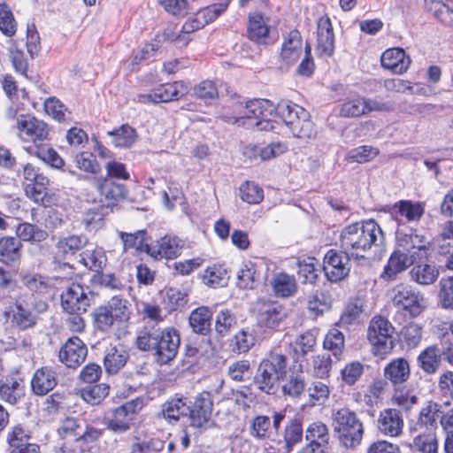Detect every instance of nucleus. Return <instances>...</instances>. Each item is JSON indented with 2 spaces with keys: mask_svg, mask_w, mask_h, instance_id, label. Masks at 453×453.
I'll list each match as a JSON object with an SVG mask.
<instances>
[{
  "mask_svg": "<svg viewBox=\"0 0 453 453\" xmlns=\"http://www.w3.org/2000/svg\"><path fill=\"white\" fill-rule=\"evenodd\" d=\"M237 108V116L223 115L221 119L229 124L264 130L269 127V119L275 111L289 127L294 136L311 139L316 134L309 111L289 100H280L274 106L271 101L266 99H252L244 104L240 103Z\"/></svg>",
  "mask_w": 453,
  "mask_h": 453,
  "instance_id": "1",
  "label": "nucleus"
},
{
  "mask_svg": "<svg viewBox=\"0 0 453 453\" xmlns=\"http://www.w3.org/2000/svg\"><path fill=\"white\" fill-rule=\"evenodd\" d=\"M180 343V334L174 327L161 328L155 322L146 323L136 338L137 348L151 352L160 365H167L175 358Z\"/></svg>",
  "mask_w": 453,
  "mask_h": 453,
  "instance_id": "2",
  "label": "nucleus"
},
{
  "mask_svg": "<svg viewBox=\"0 0 453 453\" xmlns=\"http://www.w3.org/2000/svg\"><path fill=\"white\" fill-rule=\"evenodd\" d=\"M383 241V232L379 224L369 219L346 226L341 232V249L350 253L355 259L364 258L365 252Z\"/></svg>",
  "mask_w": 453,
  "mask_h": 453,
  "instance_id": "3",
  "label": "nucleus"
},
{
  "mask_svg": "<svg viewBox=\"0 0 453 453\" xmlns=\"http://www.w3.org/2000/svg\"><path fill=\"white\" fill-rule=\"evenodd\" d=\"M288 357L279 349H271L260 361L253 384L262 393L275 395L280 388V382L287 375Z\"/></svg>",
  "mask_w": 453,
  "mask_h": 453,
  "instance_id": "4",
  "label": "nucleus"
},
{
  "mask_svg": "<svg viewBox=\"0 0 453 453\" xmlns=\"http://www.w3.org/2000/svg\"><path fill=\"white\" fill-rule=\"evenodd\" d=\"M332 426L341 446L353 449L360 445L365 428L354 411L347 407L334 411L332 415Z\"/></svg>",
  "mask_w": 453,
  "mask_h": 453,
  "instance_id": "5",
  "label": "nucleus"
},
{
  "mask_svg": "<svg viewBox=\"0 0 453 453\" xmlns=\"http://www.w3.org/2000/svg\"><path fill=\"white\" fill-rule=\"evenodd\" d=\"M392 324L383 317H374L369 325L367 337L372 345L373 353L383 357L391 352L395 347Z\"/></svg>",
  "mask_w": 453,
  "mask_h": 453,
  "instance_id": "6",
  "label": "nucleus"
},
{
  "mask_svg": "<svg viewBox=\"0 0 453 453\" xmlns=\"http://www.w3.org/2000/svg\"><path fill=\"white\" fill-rule=\"evenodd\" d=\"M392 293L393 305L399 311L407 312L411 318L419 316L426 309L424 296L411 285L398 284Z\"/></svg>",
  "mask_w": 453,
  "mask_h": 453,
  "instance_id": "7",
  "label": "nucleus"
},
{
  "mask_svg": "<svg viewBox=\"0 0 453 453\" xmlns=\"http://www.w3.org/2000/svg\"><path fill=\"white\" fill-rule=\"evenodd\" d=\"M95 294L88 286L72 283L60 296L61 306L67 313H84L94 301Z\"/></svg>",
  "mask_w": 453,
  "mask_h": 453,
  "instance_id": "8",
  "label": "nucleus"
},
{
  "mask_svg": "<svg viewBox=\"0 0 453 453\" xmlns=\"http://www.w3.org/2000/svg\"><path fill=\"white\" fill-rule=\"evenodd\" d=\"M351 254L344 250H329L324 257L323 270L327 280L339 282L344 280L351 269Z\"/></svg>",
  "mask_w": 453,
  "mask_h": 453,
  "instance_id": "9",
  "label": "nucleus"
},
{
  "mask_svg": "<svg viewBox=\"0 0 453 453\" xmlns=\"http://www.w3.org/2000/svg\"><path fill=\"white\" fill-rule=\"evenodd\" d=\"M306 444L296 453H326L331 435L329 428L320 421L311 423L304 431Z\"/></svg>",
  "mask_w": 453,
  "mask_h": 453,
  "instance_id": "10",
  "label": "nucleus"
},
{
  "mask_svg": "<svg viewBox=\"0 0 453 453\" xmlns=\"http://www.w3.org/2000/svg\"><path fill=\"white\" fill-rule=\"evenodd\" d=\"M189 409L188 417L190 426L198 428H207L211 418L213 401L210 392L203 391L199 393L193 402L188 403Z\"/></svg>",
  "mask_w": 453,
  "mask_h": 453,
  "instance_id": "11",
  "label": "nucleus"
},
{
  "mask_svg": "<svg viewBox=\"0 0 453 453\" xmlns=\"http://www.w3.org/2000/svg\"><path fill=\"white\" fill-rule=\"evenodd\" d=\"M141 409L142 402L139 399L128 401L117 407L113 410L111 418L105 422L107 428L117 434L126 433L130 429L134 415Z\"/></svg>",
  "mask_w": 453,
  "mask_h": 453,
  "instance_id": "12",
  "label": "nucleus"
},
{
  "mask_svg": "<svg viewBox=\"0 0 453 453\" xmlns=\"http://www.w3.org/2000/svg\"><path fill=\"white\" fill-rule=\"evenodd\" d=\"M13 127L22 140L34 143L47 140L50 133L49 126L32 114L22 117Z\"/></svg>",
  "mask_w": 453,
  "mask_h": 453,
  "instance_id": "13",
  "label": "nucleus"
},
{
  "mask_svg": "<svg viewBox=\"0 0 453 453\" xmlns=\"http://www.w3.org/2000/svg\"><path fill=\"white\" fill-rule=\"evenodd\" d=\"M254 310L257 324L268 328L279 326L286 316L282 305L272 300L258 299L254 304Z\"/></svg>",
  "mask_w": 453,
  "mask_h": 453,
  "instance_id": "14",
  "label": "nucleus"
},
{
  "mask_svg": "<svg viewBox=\"0 0 453 453\" xmlns=\"http://www.w3.org/2000/svg\"><path fill=\"white\" fill-rule=\"evenodd\" d=\"M303 437V418L296 416L289 418L284 427L283 439L272 440L275 447L271 446L279 453H290L294 447L300 443Z\"/></svg>",
  "mask_w": 453,
  "mask_h": 453,
  "instance_id": "15",
  "label": "nucleus"
},
{
  "mask_svg": "<svg viewBox=\"0 0 453 453\" xmlns=\"http://www.w3.org/2000/svg\"><path fill=\"white\" fill-rule=\"evenodd\" d=\"M188 93V87L181 81L162 84L149 94L139 96L141 103H167L178 100Z\"/></svg>",
  "mask_w": 453,
  "mask_h": 453,
  "instance_id": "16",
  "label": "nucleus"
},
{
  "mask_svg": "<svg viewBox=\"0 0 453 453\" xmlns=\"http://www.w3.org/2000/svg\"><path fill=\"white\" fill-rule=\"evenodd\" d=\"M87 355L88 348L83 341L73 336L61 347L58 357L66 367L76 369L85 361Z\"/></svg>",
  "mask_w": 453,
  "mask_h": 453,
  "instance_id": "17",
  "label": "nucleus"
},
{
  "mask_svg": "<svg viewBox=\"0 0 453 453\" xmlns=\"http://www.w3.org/2000/svg\"><path fill=\"white\" fill-rule=\"evenodd\" d=\"M8 453H41L40 446L32 442L31 433L22 426H13L7 434Z\"/></svg>",
  "mask_w": 453,
  "mask_h": 453,
  "instance_id": "18",
  "label": "nucleus"
},
{
  "mask_svg": "<svg viewBox=\"0 0 453 453\" xmlns=\"http://www.w3.org/2000/svg\"><path fill=\"white\" fill-rule=\"evenodd\" d=\"M183 244L176 236L165 235L155 243L145 246V252L154 259H173L181 254Z\"/></svg>",
  "mask_w": 453,
  "mask_h": 453,
  "instance_id": "19",
  "label": "nucleus"
},
{
  "mask_svg": "<svg viewBox=\"0 0 453 453\" xmlns=\"http://www.w3.org/2000/svg\"><path fill=\"white\" fill-rule=\"evenodd\" d=\"M96 188L100 193L101 203L108 209L116 205L118 202L126 198L127 190L126 186L121 183H117L109 178H98L95 180Z\"/></svg>",
  "mask_w": 453,
  "mask_h": 453,
  "instance_id": "20",
  "label": "nucleus"
},
{
  "mask_svg": "<svg viewBox=\"0 0 453 453\" xmlns=\"http://www.w3.org/2000/svg\"><path fill=\"white\" fill-rule=\"evenodd\" d=\"M317 54L319 58H330L334 52V35L330 19L324 16L318 20Z\"/></svg>",
  "mask_w": 453,
  "mask_h": 453,
  "instance_id": "21",
  "label": "nucleus"
},
{
  "mask_svg": "<svg viewBox=\"0 0 453 453\" xmlns=\"http://www.w3.org/2000/svg\"><path fill=\"white\" fill-rule=\"evenodd\" d=\"M377 427L386 436H399L403 427L402 412L393 408L381 411L377 420Z\"/></svg>",
  "mask_w": 453,
  "mask_h": 453,
  "instance_id": "22",
  "label": "nucleus"
},
{
  "mask_svg": "<svg viewBox=\"0 0 453 453\" xmlns=\"http://www.w3.org/2000/svg\"><path fill=\"white\" fill-rule=\"evenodd\" d=\"M265 270L262 265L248 262L237 274V286L242 289H253L265 279Z\"/></svg>",
  "mask_w": 453,
  "mask_h": 453,
  "instance_id": "23",
  "label": "nucleus"
},
{
  "mask_svg": "<svg viewBox=\"0 0 453 453\" xmlns=\"http://www.w3.org/2000/svg\"><path fill=\"white\" fill-rule=\"evenodd\" d=\"M12 325L19 330H27L34 327L38 321V316L35 313L27 303L16 301L13 306L10 307L9 311Z\"/></svg>",
  "mask_w": 453,
  "mask_h": 453,
  "instance_id": "24",
  "label": "nucleus"
},
{
  "mask_svg": "<svg viewBox=\"0 0 453 453\" xmlns=\"http://www.w3.org/2000/svg\"><path fill=\"white\" fill-rule=\"evenodd\" d=\"M380 62L385 69L402 74L408 70L411 60L403 49L391 48L382 53Z\"/></svg>",
  "mask_w": 453,
  "mask_h": 453,
  "instance_id": "25",
  "label": "nucleus"
},
{
  "mask_svg": "<svg viewBox=\"0 0 453 453\" xmlns=\"http://www.w3.org/2000/svg\"><path fill=\"white\" fill-rule=\"evenodd\" d=\"M416 257L414 254H407L401 250H395L384 268L381 277L388 280H395L398 273L404 272L413 265Z\"/></svg>",
  "mask_w": 453,
  "mask_h": 453,
  "instance_id": "26",
  "label": "nucleus"
},
{
  "mask_svg": "<svg viewBox=\"0 0 453 453\" xmlns=\"http://www.w3.org/2000/svg\"><path fill=\"white\" fill-rule=\"evenodd\" d=\"M58 384L57 373L50 366L37 369L31 380L33 392L37 395H45Z\"/></svg>",
  "mask_w": 453,
  "mask_h": 453,
  "instance_id": "27",
  "label": "nucleus"
},
{
  "mask_svg": "<svg viewBox=\"0 0 453 453\" xmlns=\"http://www.w3.org/2000/svg\"><path fill=\"white\" fill-rule=\"evenodd\" d=\"M441 357L438 344L425 348L417 357L418 368L426 375L435 374L441 365Z\"/></svg>",
  "mask_w": 453,
  "mask_h": 453,
  "instance_id": "28",
  "label": "nucleus"
},
{
  "mask_svg": "<svg viewBox=\"0 0 453 453\" xmlns=\"http://www.w3.org/2000/svg\"><path fill=\"white\" fill-rule=\"evenodd\" d=\"M302 36L298 30H291L281 47L280 58L287 65L296 63L302 54Z\"/></svg>",
  "mask_w": 453,
  "mask_h": 453,
  "instance_id": "29",
  "label": "nucleus"
},
{
  "mask_svg": "<svg viewBox=\"0 0 453 453\" xmlns=\"http://www.w3.org/2000/svg\"><path fill=\"white\" fill-rule=\"evenodd\" d=\"M384 376L394 386L406 382L411 376L409 362L403 357L393 359L385 366Z\"/></svg>",
  "mask_w": 453,
  "mask_h": 453,
  "instance_id": "30",
  "label": "nucleus"
},
{
  "mask_svg": "<svg viewBox=\"0 0 453 453\" xmlns=\"http://www.w3.org/2000/svg\"><path fill=\"white\" fill-rule=\"evenodd\" d=\"M189 325L194 333L207 336L211 331L212 311L205 306L195 309L189 315Z\"/></svg>",
  "mask_w": 453,
  "mask_h": 453,
  "instance_id": "31",
  "label": "nucleus"
},
{
  "mask_svg": "<svg viewBox=\"0 0 453 453\" xmlns=\"http://www.w3.org/2000/svg\"><path fill=\"white\" fill-rule=\"evenodd\" d=\"M285 378L286 380L281 386V391L284 395L296 398L305 391L306 382L302 364H299L298 370L296 372L292 371L290 374Z\"/></svg>",
  "mask_w": 453,
  "mask_h": 453,
  "instance_id": "32",
  "label": "nucleus"
},
{
  "mask_svg": "<svg viewBox=\"0 0 453 453\" xmlns=\"http://www.w3.org/2000/svg\"><path fill=\"white\" fill-rule=\"evenodd\" d=\"M129 357L122 346H111L106 349L104 366L108 374H116L122 369Z\"/></svg>",
  "mask_w": 453,
  "mask_h": 453,
  "instance_id": "33",
  "label": "nucleus"
},
{
  "mask_svg": "<svg viewBox=\"0 0 453 453\" xmlns=\"http://www.w3.org/2000/svg\"><path fill=\"white\" fill-rule=\"evenodd\" d=\"M316 342L315 334L311 331H307L296 337L293 343H289L288 346L293 352L294 362H303L306 355L313 351Z\"/></svg>",
  "mask_w": 453,
  "mask_h": 453,
  "instance_id": "34",
  "label": "nucleus"
},
{
  "mask_svg": "<svg viewBox=\"0 0 453 453\" xmlns=\"http://www.w3.org/2000/svg\"><path fill=\"white\" fill-rule=\"evenodd\" d=\"M269 33V27L260 12H255L249 16L247 35L250 40L263 43Z\"/></svg>",
  "mask_w": 453,
  "mask_h": 453,
  "instance_id": "35",
  "label": "nucleus"
},
{
  "mask_svg": "<svg viewBox=\"0 0 453 453\" xmlns=\"http://www.w3.org/2000/svg\"><path fill=\"white\" fill-rule=\"evenodd\" d=\"M271 284L274 295L278 297H289L297 290V284L295 277L286 273H279L275 274Z\"/></svg>",
  "mask_w": 453,
  "mask_h": 453,
  "instance_id": "36",
  "label": "nucleus"
},
{
  "mask_svg": "<svg viewBox=\"0 0 453 453\" xmlns=\"http://www.w3.org/2000/svg\"><path fill=\"white\" fill-rule=\"evenodd\" d=\"M297 274L304 284H315L320 273L319 261L314 257L298 258Z\"/></svg>",
  "mask_w": 453,
  "mask_h": 453,
  "instance_id": "37",
  "label": "nucleus"
},
{
  "mask_svg": "<svg viewBox=\"0 0 453 453\" xmlns=\"http://www.w3.org/2000/svg\"><path fill=\"white\" fill-rule=\"evenodd\" d=\"M391 213H399L408 221H418L425 213V206L422 203H413L411 200H400L391 208Z\"/></svg>",
  "mask_w": 453,
  "mask_h": 453,
  "instance_id": "38",
  "label": "nucleus"
},
{
  "mask_svg": "<svg viewBox=\"0 0 453 453\" xmlns=\"http://www.w3.org/2000/svg\"><path fill=\"white\" fill-rule=\"evenodd\" d=\"M411 280L419 285H430L439 277L438 268L432 264L419 263L410 271Z\"/></svg>",
  "mask_w": 453,
  "mask_h": 453,
  "instance_id": "39",
  "label": "nucleus"
},
{
  "mask_svg": "<svg viewBox=\"0 0 453 453\" xmlns=\"http://www.w3.org/2000/svg\"><path fill=\"white\" fill-rule=\"evenodd\" d=\"M188 399L186 397H173L162 405V413L165 418L177 421L180 418L188 414Z\"/></svg>",
  "mask_w": 453,
  "mask_h": 453,
  "instance_id": "40",
  "label": "nucleus"
},
{
  "mask_svg": "<svg viewBox=\"0 0 453 453\" xmlns=\"http://www.w3.org/2000/svg\"><path fill=\"white\" fill-rule=\"evenodd\" d=\"M21 242L11 236L2 237L0 239V260L5 264H10L19 260L21 256Z\"/></svg>",
  "mask_w": 453,
  "mask_h": 453,
  "instance_id": "41",
  "label": "nucleus"
},
{
  "mask_svg": "<svg viewBox=\"0 0 453 453\" xmlns=\"http://www.w3.org/2000/svg\"><path fill=\"white\" fill-rule=\"evenodd\" d=\"M106 261L107 258L102 250H86L80 254L79 262L95 273L104 270Z\"/></svg>",
  "mask_w": 453,
  "mask_h": 453,
  "instance_id": "42",
  "label": "nucleus"
},
{
  "mask_svg": "<svg viewBox=\"0 0 453 453\" xmlns=\"http://www.w3.org/2000/svg\"><path fill=\"white\" fill-rule=\"evenodd\" d=\"M107 134L112 137V144L119 148L131 147L137 138L135 129L127 124L112 131H108Z\"/></svg>",
  "mask_w": 453,
  "mask_h": 453,
  "instance_id": "43",
  "label": "nucleus"
},
{
  "mask_svg": "<svg viewBox=\"0 0 453 453\" xmlns=\"http://www.w3.org/2000/svg\"><path fill=\"white\" fill-rule=\"evenodd\" d=\"M16 234L21 242H41L47 239L48 233L36 225L24 222L18 225Z\"/></svg>",
  "mask_w": 453,
  "mask_h": 453,
  "instance_id": "44",
  "label": "nucleus"
},
{
  "mask_svg": "<svg viewBox=\"0 0 453 453\" xmlns=\"http://www.w3.org/2000/svg\"><path fill=\"white\" fill-rule=\"evenodd\" d=\"M88 242V240L84 235L72 234L66 237L60 238L56 248L58 252L63 255H74L77 251L84 248Z\"/></svg>",
  "mask_w": 453,
  "mask_h": 453,
  "instance_id": "45",
  "label": "nucleus"
},
{
  "mask_svg": "<svg viewBox=\"0 0 453 453\" xmlns=\"http://www.w3.org/2000/svg\"><path fill=\"white\" fill-rule=\"evenodd\" d=\"M228 7V3H218L209 5L197 12L195 22L196 27H203L210 22L214 21L219 15H221Z\"/></svg>",
  "mask_w": 453,
  "mask_h": 453,
  "instance_id": "46",
  "label": "nucleus"
},
{
  "mask_svg": "<svg viewBox=\"0 0 453 453\" xmlns=\"http://www.w3.org/2000/svg\"><path fill=\"white\" fill-rule=\"evenodd\" d=\"M109 209L104 204H96L83 214L82 223L86 229L91 231L99 228Z\"/></svg>",
  "mask_w": 453,
  "mask_h": 453,
  "instance_id": "47",
  "label": "nucleus"
},
{
  "mask_svg": "<svg viewBox=\"0 0 453 453\" xmlns=\"http://www.w3.org/2000/svg\"><path fill=\"white\" fill-rule=\"evenodd\" d=\"M430 12L446 26L453 25V9L441 0H425Z\"/></svg>",
  "mask_w": 453,
  "mask_h": 453,
  "instance_id": "48",
  "label": "nucleus"
},
{
  "mask_svg": "<svg viewBox=\"0 0 453 453\" xmlns=\"http://www.w3.org/2000/svg\"><path fill=\"white\" fill-rule=\"evenodd\" d=\"M344 335L337 328L330 329L324 339V349L331 351L339 359L344 349Z\"/></svg>",
  "mask_w": 453,
  "mask_h": 453,
  "instance_id": "49",
  "label": "nucleus"
},
{
  "mask_svg": "<svg viewBox=\"0 0 453 453\" xmlns=\"http://www.w3.org/2000/svg\"><path fill=\"white\" fill-rule=\"evenodd\" d=\"M271 418L265 415H258L252 418L250 426V434L257 440L270 437Z\"/></svg>",
  "mask_w": 453,
  "mask_h": 453,
  "instance_id": "50",
  "label": "nucleus"
},
{
  "mask_svg": "<svg viewBox=\"0 0 453 453\" xmlns=\"http://www.w3.org/2000/svg\"><path fill=\"white\" fill-rule=\"evenodd\" d=\"M240 197L250 204H257L263 201L264 191L257 184L245 181L239 188Z\"/></svg>",
  "mask_w": 453,
  "mask_h": 453,
  "instance_id": "51",
  "label": "nucleus"
},
{
  "mask_svg": "<svg viewBox=\"0 0 453 453\" xmlns=\"http://www.w3.org/2000/svg\"><path fill=\"white\" fill-rule=\"evenodd\" d=\"M309 403L311 406L323 404L329 397V387L322 381L315 380L308 388Z\"/></svg>",
  "mask_w": 453,
  "mask_h": 453,
  "instance_id": "52",
  "label": "nucleus"
},
{
  "mask_svg": "<svg viewBox=\"0 0 453 453\" xmlns=\"http://www.w3.org/2000/svg\"><path fill=\"white\" fill-rule=\"evenodd\" d=\"M106 384H89L81 390L82 398L92 405L99 403L109 394Z\"/></svg>",
  "mask_w": 453,
  "mask_h": 453,
  "instance_id": "53",
  "label": "nucleus"
},
{
  "mask_svg": "<svg viewBox=\"0 0 453 453\" xmlns=\"http://www.w3.org/2000/svg\"><path fill=\"white\" fill-rule=\"evenodd\" d=\"M74 161L80 170L88 173L97 174L101 172V165L93 153L88 151L78 153Z\"/></svg>",
  "mask_w": 453,
  "mask_h": 453,
  "instance_id": "54",
  "label": "nucleus"
},
{
  "mask_svg": "<svg viewBox=\"0 0 453 453\" xmlns=\"http://www.w3.org/2000/svg\"><path fill=\"white\" fill-rule=\"evenodd\" d=\"M93 322L96 329L106 332L113 325L114 318L112 311L107 306L96 308L93 313Z\"/></svg>",
  "mask_w": 453,
  "mask_h": 453,
  "instance_id": "55",
  "label": "nucleus"
},
{
  "mask_svg": "<svg viewBox=\"0 0 453 453\" xmlns=\"http://www.w3.org/2000/svg\"><path fill=\"white\" fill-rule=\"evenodd\" d=\"M113 313L114 319L120 322H126L130 318L129 303L127 299L120 297L119 296H114L109 301L108 307Z\"/></svg>",
  "mask_w": 453,
  "mask_h": 453,
  "instance_id": "56",
  "label": "nucleus"
},
{
  "mask_svg": "<svg viewBox=\"0 0 453 453\" xmlns=\"http://www.w3.org/2000/svg\"><path fill=\"white\" fill-rule=\"evenodd\" d=\"M188 303L187 294L173 288L166 290L164 296V303L165 308L170 311L181 310Z\"/></svg>",
  "mask_w": 453,
  "mask_h": 453,
  "instance_id": "57",
  "label": "nucleus"
},
{
  "mask_svg": "<svg viewBox=\"0 0 453 453\" xmlns=\"http://www.w3.org/2000/svg\"><path fill=\"white\" fill-rule=\"evenodd\" d=\"M0 30L8 37L15 35L17 30V23L10 7L3 3L0 4Z\"/></svg>",
  "mask_w": 453,
  "mask_h": 453,
  "instance_id": "58",
  "label": "nucleus"
},
{
  "mask_svg": "<svg viewBox=\"0 0 453 453\" xmlns=\"http://www.w3.org/2000/svg\"><path fill=\"white\" fill-rule=\"evenodd\" d=\"M119 236L125 250L135 249L136 250L145 252V246L149 245L145 243L146 232L144 230H138L134 234L120 232Z\"/></svg>",
  "mask_w": 453,
  "mask_h": 453,
  "instance_id": "59",
  "label": "nucleus"
},
{
  "mask_svg": "<svg viewBox=\"0 0 453 453\" xmlns=\"http://www.w3.org/2000/svg\"><path fill=\"white\" fill-rule=\"evenodd\" d=\"M228 376L234 381H244L252 374L250 362L249 360H240L232 363L228 366Z\"/></svg>",
  "mask_w": 453,
  "mask_h": 453,
  "instance_id": "60",
  "label": "nucleus"
},
{
  "mask_svg": "<svg viewBox=\"0 0 453 453\" xmlns=\"http://www.w3.org/2000/svg\"><path fill=\"white\" fill-rule=\"evenodd\" d=\"M226 270L220 266H210L203 274V282L211 288L222 287L226 284Z\"/></svg>",
  "mask_w": 453,
  "mask_h": 453,
  "instance_id": "61",
  "label": "nucleus"
},
{
  "mask_svg": "<svg viewBox=\"0 0 453 453\" xmlns=\"http://www.w3.org/2000/svg\"><path fill=\"white\" fill-rule=\"evenodd\" d=\"M379 154L377 148L363 145L352 149L347 155V159L350 162H357L359 164L369 162Z\"/></svg>",
  "mask_w": 453,
  "mask_h": 453,
  "instance_id": "62",
  "label": "nucleus"
},
{
  "mask_svg": "<svg viewBox=\"0 0 453 453\" xmlns=\"http://www.w3.org/2000/svg\"><path fill=\"white\" fill-rule=\"evenodd\" d=\"M45 111L58 121H65L70 118L71 112L55 97H50L44 102Z\"/></svg>",
  "mask_w": 453,
  "mask_h": 453,
  "instance_id": "63",
  "label": "nucleus"
},
{
  "mask_svg": "<svg viewBox=\"0 0 453 453\" xmlns=\"http://www.w3.org/2000/svg\"><path fill=\"white\" fill-rule=\"evenodd\" d=\"M255 344V337L248 330L239 331L232 340L233 351L246 353Z\"/></svg>",
  "mask_w": 453,
  "mask_h": 453,
  "instance_id": "64",
  "label": "nucleus"
}]
</instances>
